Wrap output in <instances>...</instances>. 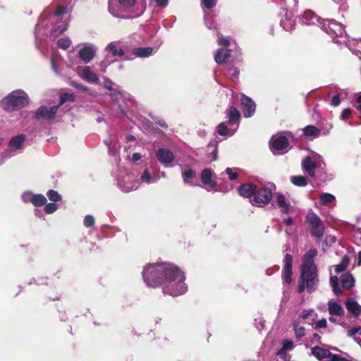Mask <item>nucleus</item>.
Wrapping results in <instances>:
<instances>
[{
  "label": "nucleus",
  "instance_id": "1",
  "mask_svg": "<svg viewBox=\"0 0 361 361\" xmlns=\"http://www.w3.org/2000/svg\"><path fill=\"white\" fill-rule=\"evenodd\" d=\"M142 276L148 286H162L165 295L176 297L187 290L183 272L172 264H149L144 268Z\"/></svg>",
  "mask_w": 361,
  "mask_h": 361
},
{
  "label": "nucleus",
  "instance_id": "55",
  "mask_svg": "<svg viewBox=\"0 0 361 361\" xmlns=\"http://www.w3.org/2000/svg\"><path fill=\"white\" fill-rule=\"evenodd\" d=\"M341 103V99L338 94H336L331 99V104L334 106H337Z\"/></svg>",
  "mask_w": 361,
  "mask_h": 361
},
{
  "label": "nucleus",
  "instance_id": "59",
  "mask_svg": "<svg viewBox=\"0 0 361 361\" xmlns=\"http://www.w3.org/2000/svg\"><path fill=\"white\" fill-rule=\"evenodd\" d=\"M284 224L286 226H291L293 224V219L291 217H288L284 219Z\"/></svg>",
  "mask_w": 361,
  "mask_h": 361
},
{
  "label": "nucleus",
  "instance_id": "48",
  "mask_svg": "<svg viewBox=\"0 0 361 361\" xmlns=\"http://www.w3.org/2000/svg\"><path fill=\"white\" fill-rule=\"evenodd\" d=\"M330 361H353L352 359H347L337 354H332Z\"/></svg>",
  "mask_w": 361,
  "mask_h": 361
},
{
  "label": "nucleus",
  "instance_id": "8",
  "mask_svg": "<svg viewBox=\"0 0 361 361\" xmlns=\"http://www.w3.org/2000/svg\"><path fill=\"white\" fill-rule=\"evenodd\" d=\"M284 266L283 269V274L286 283H290L292 281L293 275V257L290 254H286L283 259Z\"/></svg>",
  "mask_w": 361,
  "mask_h": 361
},
{
  "label": "nucleus",
  "instance_id": "17",
  "mask_svg": "<svg viewBox=\"0 0 361 361\" xmlns=\"http://www.w3.org/2000/svg\"><path fill=\"white\" fill-rule=\"evenodd\" d=\"M345 307L355 317H358L361 313V306L353 299H349L345 302Z\"/></svg>",
  "mask_w": 361,
  "mask_h": 361
},
{
  "label": "nucleus",
  "instance_id": "30",
  "mask_svg": "<svg viewBox=\"0 0 361 361\" xmlns=\"http://www.w3.org/2000/svg\"><path fill=\"white\" fill-rule=\"evenodd\" d=\"M291 183L299 187H304L307 185V179L303 176H295L290 178Z\"/></svg>",
  "mask_w": 361,
  "mask_h": 361
},
{
  "label": "nucleus",
  "instance_id": "5",
  "mask_svg": "<svg viewBox=\"0 0 361 361\" xmlns=\"http://www.w3.org/2000/svg\"><path fill=\"white\" fill-rule=\"evenodd\" d=\"M306 221L310 226L312 235L319 239L322 238L324 226L321 219L314 212H309Z\"/></svg>",
  "mask_w": 361,
  "mask_h": 361
},
{
  "label": "nucleus",
  "instance_id": "38",
  "mask_svg": "<svg viewBox=\"0 0 361 361\" xmlns=\"http://www.w3.org/2000/svg\"><path fill=\"white\" fill-rule=\"evenodd\" d=\"M334 196L330 193H322L320 196V202L322 204H326L334 200Z\"/></svg>",
  "mask_w": 361,
  "mask_h": 361
},
{
  "label": "nucleus",
  "instance_id": "9",
  "mask_svg": "<svg viewBox=\"0 0 361 361\" xmlns=\"http://www.w3.org/2000/svg\"><path fill=\"white\" fill-rule=\"evenodd\" d=\"M256 187L253 183H243L238 188V192L240 196L251 200L255 194Z\"/></svg>",
  "mask_w": 361,
  "mask_h": 361
},
{
  "label": "nucleus",
  "instance_id": "39",
  "mask_svg": "<svg viewBox=\"0 0 361 361\" xmlns=\"http://www.w3.org/2000/svg\"><path fill=\"white\" fill-rule=\"evenodd\" d=\"M216 132L219 135L226 136L228 135V129L224 123H221L216 127Z\"/></svg>",
  "mask_w": 361,
  "mask_h": 361
},
{
  "label": "nucleus",
  "instance_id": "64",
  "mask_svg": "<svg viewBox=\"0 0 361 361\" xmlns=\"http://www.w3.org/2000/svg\"><path fill=\"white\" fill-rule=\"evenodd\" d=\"M357 264L361 266V251L358 252V262Z\"/></svg>",
  "mask_w": 361,
  "mask_h": 361
},
{
  "label": "nucleus",
  "instance_id": "22",
  "mask_svg": "<svg viewBox=\"0 0 361 361\" xmlns=\"http://www.w3.org/2000/svg\"><path fill=\"white\" fill-rule=\"evenodd\" d=\"M341 286L345 289H350L355 285V280L350 273L343 274L341 276Z\"/></svg>",
  "mask_w": 361,
  "mask_h": 361
},
{
  "label": "nucleus",
  "instance_id": "47",
  "mask_svg": "<svg viewBox=\"0 0 361 361\" xmlns=\"http://www.w3.org/2000/svg\"><path fill=\"white\" fill-rule=\"evenodd\" d=\"M66 10H67V8L66 6H61V5L58 6L54 11V15L56 16H60L61 15H63L64 13H66Z\"/></svg>",
  "mask_w": 361,
  "mask_h": 361
},
{
  "label": "nucleus",
  "instance_id": "3",
  "mask_svg": "<svg viewBox=\"0 0 361 361\" xmlns=\"http://www.w3.org/2000/svg\"><path fill=\"white\" fill-rule=\"evenodd\" d=\"M29 103L27 94L21 90L11 92L1 101V107L8 112L25 107Z\"/></svg>",
  "mask_w": 361,
  "mask_h": 361
},
{
  "label": "nucleus",
  "instance_id": "12",
  "mask_svg": "<svg viewBox=\"0 0 361 361\" xmlns=\"http://www.w3.org/2000/svg\"><path fill=\"white\" fill-rule=\"evenodd\" d=\"M94 56L95 52L90 47H84L78 52L79 58L85 63L90 62Z\"/></svg>",
  "mask_w": 361,
  "mask_h": 361
},
{
  "label": "nucleus",
  "instance_id": "37",
  "mask_svg": "<svg viewBox=\"0 0 361 361\" xmlns=\"http://www.w3.org/2000/svg\"><path fill=\"white\" fill-rule=\"evenodd\" d=\"M217 1L218 0H201V6L202 8L209 10L216 6Z\"/></svg>",
  "mask_w": 361,
  "mask_h": 361
},
{
  "label": "nucleus",
  "instance_id": "49",
  "mask_svg": "<svg viewBox=\"0 0 361 361\" xmlns=\"http://www.w3.org/2000/svg\"><path fill=\"white\" fill-rule=\"evenodd\" d=\"M113 85H114V82H112V80L109 78H105L104 79V88L109 90H114V89L113 88Z\"/></svg>",
  "mask_w": 361,
  "mask_h": 361
},
{
  "label": "nucleus",
  "instance_id": "62",
  "mask_svg": "<svg viewBox=\"0 0 361 361\" xmlns=\"http://www.w3.org/2000/svg\"><path fill=\"white\" fill-rule=\"evenodd\" d=\"M135 137L133 135H128L127 137H126V140L128 141H133L135 140Z\"/></svg>",
  "mask_w": 361,
  "mask_h": 361
},
{
  "label": "nucleus",
  "instance_id": "29",
  "mask_svg": "<svg viewBox=\"0 0 361 361\" xmlns=\"http://www.w3.org/2000/svg\"><path fill=\"white\" fill-rule=\"evenodd\" d=\"M106 50L110 51L112 56H118L119 57H122L124 56L125 52L122 49H117L116 45L115 42H111L106 47Z\"/></svg>",
  "mask_w": 361,
  "mask_h": 361
},
{
  "label": "nucleus",
  "instance_id": "44",
  "mask_svg": "<svg viewBox=\"0 0 361 361\" xmlns=\"http://www.w3.org/2000/svg\"><path fill=\"white\" fill-rule=\"evenodd\" d=\"M293 346L292 341H284L283 343V348L277 352V355H280L283 350L291 349Z\"/></svg>",
  "mask_w": 361,
  "mask_h": 361
},
{
  "label": "nucleus",
  "instance_id": "14",
  "mask_svg": "<svg viewBox=\"0 0 361 361\" xmlns=\"http://www.w3.org/2000/svg\"><path fill=\"white\" fill-rule=\"evenodd\" d=\"M212 171L209 169H204L200 175V179L201 182L204 184L209 185L212 188L216 187L217 185V183L216 180H212Z\"/></svg>",
  "mask_w": 361,
  "mask_h": 361
},
{
  "label": "nucleus",
  "instance_id": "16",
  "mask_svg": "<svg viewBox=\"0 0 361 361\" xmlns=\"http://www.w3.org/2000/svg\"><path fill=\"white\" fill-rule=\"evenodd\" d=\"M289 141L288 138L284 136H279V137L276 138L273 142H272V147L273 149L281 151L285 149H286L288 147Z\"/></svg>",
  "mask_w": 361,
  "mask_h": 361
},
{
  "label": "nucleus",
  "instance_id": "60",
  "mask_svg": "<svg viewBox=\"0 0 361 361\" xmlns=\"http://www.w3.org/2000/svg\"><path fill=\"white\" fill-rule=\"evenodd\" d=\"M140 158H141V156L139 153H134L132 156V159L134 161H137L140 160Z\"/></svg>",
  "mask_w": 361,
  "mask_h": 361
},
{
  "label": "nucleus",
  "instance_id": "15",
  "mask_svg": "<svg viewBox=\"0 0 361 361\" xmlns=\"http://www.w3.org/2000/svg\"><path fill=\"white\" fill-rule=\"evenodd\" d=\"M317 255V251L315 249H310L308 250L303 259V263L301 267H317L315 264L314 263L313 258Z\"/></svg>",
  "mask_w": 361,
  "mask_h": 361
},
{
  "label": "nucleus",
  "instance_id": "45",
  "mask_svg": "<svg viewBox=\"0 0 361 361\" xmlns=\"http://www.w3.org/2000/svg\"><path fill=\"white\" fill-rule=\"evenodd\" d=\"M84 226L90 228L94 224V219L92 215H87L83 221Z\"/></svg>",
  "mask_w": 361,
  "mask_h": 361
},
{
  "label": "nucleus",
  "instance_id": "56",
  "mask_svg": "<svg viewBox=\"0 0 361 361\" xmlns=\"http://www.w3.org/2000/svg\"><path fill=\"white\" fill-rule=\"evenodd\" d=\"M360 331H361V327L353 328L348 331V335L350 336H353L355 334H356L357 333H358Z\"/></svg>",
  "mask_w": 361,
  "mask_h": 361
},
{
  "label": "nucleus",
  "instance_id": "52",
  "mask_svg": "<svg viewBox=\"0 0 361 361\" xmlns=\"http://www.w3.org/2000/svg\"><path fill=\"white\" fill-rule=\"evenodd\" d=\"M326 320L325 319H322L319 320L315 324V328L316 329H320V328H326Z\"/></svg>",
  "mask_w": 361,
  "mask_h": 361
},
{
  "label": "nucleus",
  "instance_id": "26",
  "mask_svg": "<svg viewBox=\"0 0 361 361\" xmlns=\"http://www.w3.org/2000/svg\"><path fill=\"white\" fill-rule=\"evenodd\" d=\"M25 140V136L23 134L15 136L9 141V145L12 147L20 149Z\"/></svg>",
  "mask_w": 361,
  "mask_h": 361
},
{
  "label": "nucleus",
  "instance_id": "58",
  "mask_svg": "<svg viewBox=\"0 0 361 361\" xmlns=\"http://www.w3.org/2000/svg\"><path fill=\"white\" fill-rule=\"evenodd\" d=\"M229 71L231 72L233 76H234L235 78H238L239 75V71L236 67H231L229 68Z\"/></svg>",
  "mask_w": 361,
  "mask_h": 361
},
{
  "label": "nucleus",
  "instance_id": "46",
  "mask_svg": "<svg viewBox=\"0 0 361 361\" xmlns=\"http://www.w3.org/2000/svg\"><path fill=\"white\" fill-rule=\"evenodd\" d=\"M225 171L231 180H235L238 178V173L233 172L231 168H226Z\"/></svg>",
  "mask_w": 361,
  "mask_h": 361
},
{
  "label": "nucleus",
  "instance_id": "25",
  "mask_svg": "<svg viewBox=\"0 0 361 361\" xmlns=\"http://www.w3.org/2000/svg\"><path fill=\"white\" fill-rule=\"evenodd\" d=\"M320 133L321 129L313 125H308L303 128V134L306 137H318Z\"/></svg>",
  "mask_w": 361,
  "mask_h": 361
},
{
  "label": "nucleus",
  "instance_id": "31",
  "mask_svg": "<svg viewBox=\"0 0 361 361\" xmlns=\"http://www.w3.org/2000/svg\"><path fill=\"white\" fill-rule=\"evenodd\" d=\"M83 74L85 78L90 82H98L99 78L97 75L90 70L89 67H85L83 69Z\"/></svg>",
  "mask_w": 361,
  "mask_h": 361
},
{
  "label": "nucleus",
  "instance_id": "63",
  "mask_svg": "<svg viewBox=\"0 0 361 361\" xmlns=\"http://www.w3.org/2000/svg\"><path fill=\"white\" fill-rule=\"evenodd\" d=\"M314 340H317L319 342H320V339H321V337L317 334H313V338H312Z\"/></svg>",
  "mask_w": 361,
  "mask_h": 361
},
{
  "label": "nucleus",
  "instance_id": "57",
  "mask_svg": "<svg viewBox=\"0 0 361 361\" xmlns=\"http://www.w3.org/2000/svg\"><path fill=\"white\" fill-rule=\"evenodd\" d=\"M157 5L160 7H166L169 4V0H154Z\"/></svg>",
  "mask_w": 361,
  "mask_h": 361
},
{
  "label": "nucleus",
  "instance_id": "36",
  "mask_svg": "<svg viewBox=\"0 0 361 361\" xmlns=\"http://www.w3.org/2000/svg\"><path fill=\"white\" fill-rule=\"evenodd\" d=\"M57 44L61 49L66 50L70 47L71 41L68 37H63L58 40Z\"/></svg>",
  "mask_w": 361,
  "mask_h": 361
},
{
  "label": "nucleus",
  "instance_id": "27",
  "mask_svg": "<svg viewBox=\"0 0 361 361\" xmlns=\"http://www.w3.org/2000/svg\"><path fill=\"white\" fill-rule=\"evenodd\" d=\"M30 202L35 207H41L46 204L47 199L43 195L37 194L32 196Z\"/></svg>",
  "mask_w": 361,
  "mask_h": 361
},
{
  "label": "nucleus",
  "instance_id": "24",
  "mask_svg": "<svg viewBox=\"0 0 361 361\" xmlns=\"http://www.w3.org/2000/svg\"><path fill=\"white\" fill-rule=\"evenodd\" d=\"M207 150L210 152L212 161H216L218 159V141L215 139L211 140L207 146Z\"/></svg>",
  "mask_w": 361,
  "mask_h": 361
},
{
  "label": "nucleus",
  "instance_id": "7",
  "mask_svg": "<svg viewBox=\"0 0 361 361\" xmlns=\"http://www.w3.org/2000/svg\"><path fill=\"white\" fill-rule=\"evenodd\" d=\"M240 104L244 116L246 118L251 117L254 114L256 107L252 99L249 97L243 94L240 99Z\"/></svg>",
  "mask_w": 361,
  "mask_h": 361
},
{
  "label": "nucleus",
  "instance_id": "50",
  "mask_svg": "<svg viewBox=\"0 0 361 361\" xmlns=\"http://www.w3.org/2000/svg\"><path fill=\"white\" fill-rule=\"evenodd\" d=\"M351 114V110L350 109H345L343 110L341 118L343 121H346L349 118Z\"/></svg>",
  "mask_w": 361,
  "mask_h": 361
},
{
  "label": "nucleus",
  "instance_id": "34",
  "mask_svg": "<svg viewBox=\"0 0 361 361\" xmlns=\"http://www.w3.org/2000/svg\"><path fill=\"white\" fill-rule=\"evenodd\" d=\"M75 101V97L73 94L68 93V92H63L60 95V101L59 104L58 105L59 107L63 104H65L67 102H73Z\"/></svg>",
  "mask_w": 361,
  "mask_h": 361
},
{
  "label": "nucleus",
  "instance_id": "28",
  "mask_svg": "<svg viewBox=\"0 0 361 361\" xmlns=\"http://www.w3.org/2000/svg\"><path fill=\"white\" fill-rule=\"evenodd\" d=\"M349 263H350L349 257L347 255H345L342 258L341 262L335 267V272L336 274H339V273L343 271L344 270L346 269V268L349 265Z\"/></svg>",
  "mask_w": 361,
  "mask_h": 361
},
{
  "label": "nucleus",
  "instance_id": "41",
  "mask_svg": "<svg viewBox=\"0 0 361 361\" xmlns=\"http://www.w3.org/2000/svg\"><path fill=\"white\" fill-rule=\"evenodd\" d=\"M195 176V173L192 169H188L183 173V178L185 182L189 181V180L193 178Z\"/></svg>",
  "mask_w": 361,
  "mask_h": 361
},
{
  "label": "nucleus",
  "instance_id": "6",
  "mask_svg": "<svg viewBox=\"0 0 361 361\" xmlns=\"http://www.w3.org/2000/svg\"><path fill=\"white\" fill-rule=\"evenodd\" d=\"M59 109V106H53L50 108L45 106H41L37 109V110L35 113V118L37 120L40 119H46V120H51L53 119Z\"/></svg>",
  "mask_w": 361,
  "mask_h": 361
},
{
  "label": "nucleus",
  "instance_id": "40",
  "mask_svg": "<svg viewBox=\"0 0 361 361\" xmlns=\"http://www.w3.org/2000/svg\"><path fill=\"white\" fill-rule=\"evenodd\" d=\"M44 212L46 214H53L54 212L57 209V205L54 202H50L46 204H44Z\"/></svg>",
  "mask_w": 361,
  "mask_h": 361
},
{
  "label": "nucleus",
  "instance_id": "11",
  "mask_svg": "<svg viewBox=\"0 0 361 361\" xmlns=\"http://www.w3.org/2000/svg\"><path fill=\"white\" fill-rule=\"evenodd\" d=\"M312 354L319 360L324 361V359H329L332 356V354L329 350L324 349L319 346H315L311 349Z\"/></svg>",
  "mask_w": 361,
  "mask_h": 361
},
{
  "label": "nucleus",
  "instance_id": "51",
  "mask_svg": "<svg viewBox=\"0 0 361 361\" xmlns=\"http://www.w3.org/2000/svg\"><path fill=\"white\" fill-rule=\"evenodd\" d=\"M152 176L148 170H145L141 176V180L143 182H149Z\"/></svg>",
  "mask_w": 361,
  "mask_h": 361
},
{
  "label": "nucleus",
  "instance_id": "4",
  "mask_svg": "<svg viewBox=\"0 0 361 361\" xmlns=\"http://www.w3.org/2000/svg\"><path fill=\"white\" fill-rule=\"evenodd\" d=\"M272 196L271 190L266 187L259 188L256 187L253 197L250 200V202L255 207H262L271 202Z\"/></svg>",
  "mask_w": 361,
  "mask_h": 361
},
{
  "label": "nucleus",
  "instance_id": "18",
  "mask_svg": "<svg viewBox=\"0 0 361 361\" xmlns=\"http://www.w3.org/2000/svg\"><path fill=\"white\" fill-rule=\"evenodd\" d=\"M231 50L224 48L219 49L214 56V60L218 64H224L230 57Z\"/></svg>",
  "mask_w": 361,
  "mask_h": 361
},
{
  "label": "nucleus",
  "instance_id": "19",
  "mask_svg": "<svg viewBox=\"0 0 361 361\" xmlns=\"http://www.w3.org/2000/svg\"><path fill=\"white\" fill-rule=\"evenodd\" d=\"M227 116L228 117V124L232 126L236 123L240 118L239 111L234 106H230L227 110Z\"/></svg>",
  "mask_w": 361,
  "mask_h": 361
},
{
  "label": "nucleus",
  "instance_id": "53",
  "mask_svg": "<svg viewBox=\"0 0 361 361\" xmlns=\"http://www.w3.org/2000/svg\"><path fill=\"white\" fill-rule=\"evenodd\" d=\"M312 312H313L312 310H305L301 313L300 317L302 319H306L312 314Z\"/></svg>",
  "mask_w": 361,
  "mask_h": 361
},
{
  "label": "nucleus",
  "instance_id": "61",
  "mask_svg": "<svg viewBox=\"0 0 361 361\" xmlns=\"http://www.w3.org/2000/svg\"><path fill=\"white\" fill-rule=\"evenodd\" d=\"M51 68L53 69V71L55 72V73H57L58 72V70H57V66H56V62H55V60L54 58H51Z\"/></svg>",
  "mask_w": 361,
  "mask_h": 361
},
{
  "label": "nucleus",
  "instance_id": "43",
  "mask_svg": "<svg viewBox=\"0 0 361 361\" xmlns=\"http://www.w3.org/2000/svg\"><path fill=\"white\" fill-rule=\"evenodd\" d=\"M121 97L122 92L117 90H112V92L110 94V97L114 102H118Z\"/></svg>",
  "mask_w": 361,
  "mask_h": 361
},
{
  "label": "nucleus",
  "instance_id": "32",
  "mask_svg": "<svg viewBox=\"0 0 361 361\" xmlns=\"http://www.w3.org/2000/svg\"><path fill=\"white\" fill-rule=\"evenodd\" d=\"M330 283L332 286L334 293L337 295H340L342 293V291H341V286H339V283H338V277L336 276H331Z\"/></svg>",
  "mask_w": 361,
  "mask_h": 361
},
{
  "label": "nucleus",
  "instance_id": "54",
  "mask_svg": "<svg viewBox=\"0 0 361 361\" xmlns=\"http://www.w3.org/2000/svg\"><path fill=\"white\" fill-rule=\"evenodd\" d=\"M219 44L224 47H228L230 45L229 39L226 37H221L218 41Z\"/></svg>",
  "mask_w": 361,
  "mask_h": 361
},
{
  "label": "nucleus",
  "instance_id": "20",
  "mask_svg": "<svg viewBox=\"0 0 361 361\" xmlns=\"http://www.w3.org/2000/svg\"><path fill=\"white\" fill-rule=\"evenodd\" d=\"M328 310L329 314L332 316H342L344 314L342 306L336 302L330 301L328 304Z\"/></svg>",
  "mask_w": 361,
  "mask_h": 361
},
{
  "label": "nucleus",
  "instance_id": "33",
  "mask_svg": "<svg viewBox=\"0 0 361 361\" xmlns=\"http://www.w3.org/2000/svg\"><path fill=\"white\" fill-rule=\"evenodd\" d=\"M119 7L123 11H128L130 8H133L135 3L136 0H118Z\"/></svg>",
  "mask_w": 361,
  "mask_h": 361
},
{
  "label": "nucleus",
  "instance_id": "21",
  "mask_svg": "<svg viewBox=\"0 0 361 361\" xmlns=\"http://www.w3.org/2000/svg\"><path fill=\"white\" fill-rule=\"evenodd\" d=\"M153 49L150 47H136L133 50V54L137 57L146 58L152 55Z\"/></svg>",
  "mask_w": 361,
  "mask_h": 361
},
{
  "label": "nucleus",
  "instance_id": "13",
  "mask_svg": "<svg viewBox=\"0 0 361 361\" xmlns=\"http://www.w3.org/2000/svg\"><path fill=\"white\" fill-rule=\"evenodd\" d=\"M302 166L310 177L315 176L314 170L317 168V164L310 157H307L302 160Z\"/></svg>",
  "mask_w": 361,
  "mask_h": 361
},
{
  "label": "nucleus",
  "instance_id": "23",
  "mask_svg": "<svg viewBox=\"0 0 361 361\" xmlns=\"http://www.w3.org/2000/svg\"><path fill=\"white\" fill-rule=\"evenodd\" d=\"M276 202L283 214H288L290 210V204L286 201L283 194H278L276 197Z\"/></svg>",
  "mask_w": 361,
  "mask_h": 361
},
{
  "label": "nucleus",
  "instance_id": "2",
  "mask_svg": "<svg viewBox=\"0 0 361 361\" xmlns=\"http://www.w3.org/2000/svg\"><path fill=\"white\" fill-rule=\"evenodd\" d=\"M319 282L317 267H301L298 279V292L302 293L306 289L309 293L315 291Z\"/></svg>",
  "mask_w": 361,
  "mask_h": 361
},
{
  "label": "nucleus",
  "instance_id": "10",
  "mask_svg": "<svg viewBox=\"0 0 361 361\" xmlns=\"http://www.w3.org/2000/svg\"><path fill=\"white\" fill-rule=\"evenodd\" d=\"M158 161L164 164H171L174 159V155L168 149H159L157 152Z\"/></svg>",
  "mask_w": 361,
  "mask_h": 361
},
{
  "label": "nucleus",
  "instance_id": "35",
  "mask_svg": "<svg viewBox=\"0 0 361 361\" xmlns=\"http://www.w3.org/2000/svg\"><path fill=\"white\" fill-rule=\"evenodd\" d=\"M47 195L49 200L56 202L62 200L61 195L54 190H49L47 192Z\"/></svg>",
  "mask_w": 361,
  "mask_h": 361
},
{
  "label": "nucleus",
  "instance_id": "42",
  "mask_svg": "<svg viewBox=\"0 0 361 361\" xmlns=\"http://www.w3.org/2000/svg\"><path fill=\"white\" fill-rule=\"evenodd\" d=\"M305 329L303 326H298L294 324V331L298 339H300L305 336Z\"/></svg>",
  "mask_w": 361,
  "mask_h": 361
}]
</instances>
